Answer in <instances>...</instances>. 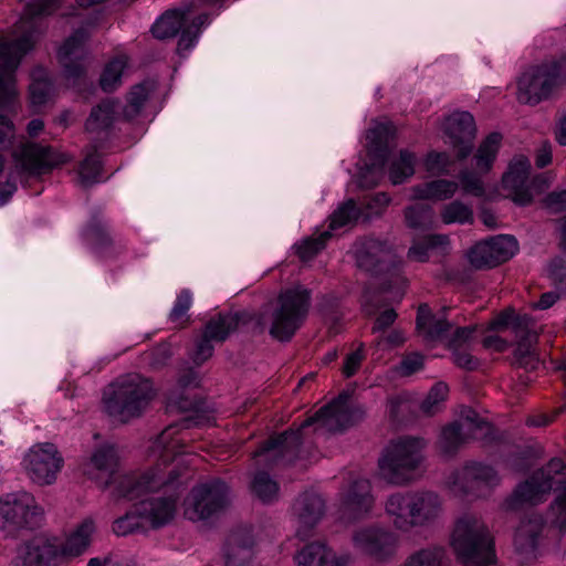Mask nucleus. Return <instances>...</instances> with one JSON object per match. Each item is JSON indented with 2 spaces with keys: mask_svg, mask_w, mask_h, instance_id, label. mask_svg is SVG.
I'll return each instance as SVG.
<instances>
[{
  "mask_svg": "<svg viewBox=\"0 0 566 566\" xmlns=\"http://www.w3.org/2000/svg\"><path fill=\"white\" fill-rule=\"evenodd\" d=\"M433 209L428 205L417 203L405 209V220L409 228L422 229L431 226Z\"/></svg>",
  "mask_w": 566,
  "mask_h": 566,
  "instance_id": "obj_46",
  "label": "nucleus"
},
{
  "mask_svg": "<svg viewBox=\"0 0 566 566\" xmlns=\"http://www.w3.org/2000/svg\"><path fill=\"white\" fill-rule=\"evenodd\" d=\"M440 217L444 224H471L474 220L471 207L459 200L444 205L440 211Z\"/></svg>",
  "mask_w": 566,
  "mask_h": 566,
  "instance_id": "obj_42",
  "label": "nucleus"
},
{
  "mask_svg": "<svg viewBox=\"0 0 566 566\" xmlns=\"http://www.w3.org/2000/svg\"><path fill=\"white\" fill-rule=\"evenodd\" d=\"M516 348L513 354L514 364L525 369H536L538 357L535 350L537 332L533 319H517L514 323Z\"/></svg>",
  "mask_w": 566,
  "mask_h": 566,
  "instance_id": "obj_25",
  "label": "nucleus"
},
{
  "mask_svg": "<svg viewBox=\"0 0 566 566\" xmlns=\"http://www.w3.org/2000/svg\"><path fill=\"white\" fill-rule=\"evenodd\" d=\"M517 249L518 244L514 237L501 234L473 245L468 252V259L474 269H488L506 262Z\"/></svg>",
  "mask_w": 566,
  "mask_h": 566,
  "instance_id": "obj_16",
  "label": "nucleus"
},
{
  "mask_svg": "<svg viewBox=\"0 0 566 566\" xmlns=\"http://www.w3.org/2000/svg\"><path fill=\"white\" fill-rule=\"evenodd\" d=\"M191 305V294L188 291H182L170 312V319L178 326L184 327L188 322L187 312Z\"/></svg>",
  "mask_w": 566,
  "mask_h": 566,
  "instance_id": "obj_54",
  "label": "nucleus"
},
{
  "mask_svg": "<svg viewBox=\"0 0 566 566\" xmlns=\"http://www.w3.org/2000/svg\"><path fill=\"white\" fill-rule=\"evenodd\" d=\"M23 465L33 482L46 485L55 481L63 459L54 444L36 443L25 454Z\"/></svg>",
  "mask_w": 566,
  "mask_h": 566,
  "instance_id": "obj_15",
  "label": "nucleus"
},
{
  "mask_svg": "<svg viewBox=\"0 0 566 566\" xmlns=\"http://www.w3.org/2000/svg\"><path fill=\"white\" fill-rule=\"evenodd\" d=\"M189 12L188 8L166 11L151 28L154 36L164 40L177 35Z\"/></svg>",
  "mask_w": 566,
  "mask_h": 566,
  "instance_id": "obj_34",
  "label": "nucleus"
},
{
  "mask_svg": "<svg viewBox=\"0 0 566 566\" xmlns=\"http://www.w3.org/2000/svg\"><path fill=\"white\" fill-rule=\"evenodd\" d=\"M253 536L249 528L241 527L230 533L226 544V565L241 566L250 558Z\"/></svg>",
  "mask_w": 566,
  "mask_h": 566,
  "instance_id": "obj_28",
  "label": "nucleus"
},
{
  "mask_svg": "<svg viewBox=\"0 0 566 566\" xmlns=\"http://www.w3.org/2000/svg\"><path fill=\"white\" fill-rule=\"evenodd\" d=\"M118 105L119 103L113 99H105L95 106L86 119V132L97 134L111 128L118 113Z\"/></svg>",
  "mask_w": 566,
  "mask_h": 566,
  "instance_id": "obj_33",
  "label": "nucleus"
},
{
  "mask_svg": "<svg viewBox=\"0 0 566 566\" xmlns=\"http://www.w3.org/2000/svg\"><path fill=\"white\" fill-rule=\"evenodd\" d=\"M87 239L97 248L111 243V238L105 223L99 219H93L86 229Z\"/></svg>",
  "mask_w": 566,
  "mask_h": 566,
  "instance_id": "obj_56",
  "label": "nucleus"
},
{
  "mask_svg": "<svg viewBox=\"0 0 566 566\" xmlns=\"http://www.w3.org/2000/svg\"><path fill=\"white\" fill-rule=\"evenodd\" d=\"M387 409L391 420L400 421L410 411V401L406 396L398 395L388 399Z\"/></svg>",
  "mask_w": 566,
  "mask_h": 566,
  "instance_id": "obj_59",
  "label": "nucleus"
},
{
  "mask_svg": "<svg viewBox=\"0 0 566 566\" xmlns=\"http://www.w3.org/2000/svg\"><path fill=\"white\" fill-rule=\"evenodd\" d=\"M229 503V486L220 480H212L191 490L185 501V515L191 521L207 520L223 511Z\"/></svg>",
  "mask_w": 566,
  "mask_h": 566,
  "instance_id": "obj_10",
  "label": "nucleus"
},
{
  "mask_svg": "<svg viewBox=\"0 0 566 566\" xmlns=\"http://www.w3.org/2000/svg\"><path fill=\"white\" fill-rule=\"evenodd\" d=\"M42 514L30 493L8 494L0 505V531L10 535L23 527L33 528Z\"/></svg>",
  "mask_w": 566,
  "mask_h": 566,
  "instance_id": "obj_11",
  "label": "nucleus"
},
{
  "mask_svg": "<svg viewBox=\"0 0 566 566\" xmlns=\"http://www.w3.org/2000/svg\"><path fill=\"white\" fill-rule=\"evenodd\" d=\"M311 291L302 285L282 290L259 315L258 324L279 342H289L306 319Z\"/></svg>",
  "mask_w": 566,
  "mask_h": 566,
  "instance_id": "obj_4",
  "label": "nucleus"
},
{
  "mask_svg": "<svg viewBox=\"0 0 566 566\" xmlns=\"http://www.w3.org/2000/svg\"><path fill=\"white\" fill-rule=\"evenodd\" d=\"M365 358L364 354V345L360 344L359 347L354 350L353 353L348 354L345 357L344 365H343V375L346 378H349L354 376L357 370L360 368V365Z\"/></svg>",
  "mask_w": 566,
  "mask_h": 566,
  "instance_id": "obj_61",
  "label": "nucleus"
},
{
  "mask_svg": "<svg viewBox=\"0 0 566 566\" xmlns=\"http://www.w3.org/2000/svg\"><path fill=\"white\" fill-rule=\"evenodd\" d=\"M146 526L145 520L142 518V515L138 513L136 503L130 512L114 521L113 532L118 536H126L143 531Z\"/></svg>",
  "mask_w": 566,
  "mask_h": 566,
  "instance_id": "obj_45",
  "label": "nucleus"
},
{
  "mask_svg": "<svg viewBox=\"0 0 566 566\" xmlns=\"http://www.w3.org/2000/svg\"><path fill=\"white\" fill-rule=\"evenodd\" d=\"M179 428V424H171L163 430L149 448V458L154 464L142 474L120 478L115 489L116 497L127 500L163 491L161 495H149L137 502L138 513L153 528L172 521L180 495L178 490L184 484L178 480L181 475L178 470L181 460L177 457L188 453L181 450L185 448L187 434Z\"/></svg>",
  "mask_w": 566,
  "mask_h": 566,
  "instance_id": "obj_1",
  "label": "nucleus"
},
{
  "mask_svg": "<svg viewBox=\"0 0 566 566\" xmlns=\"http://www.w3.org/2000/svg\"><path fill=\"white\" fill-rule=\"evenodd\" d=\"M531 163L527 157L518 155L513 158L509 170L502 178L503 187L510 192L513 201L520 206L530 205L533 200L528 187Z\"/></svg>",
  "mask_w": 566,
  "mask_h": 566,
  "instance_id": "obj_23",
  "label": "nucleus"
},
{
  "mask_svg": "<svg viewBox=\"0 0 566 566\" xmlns=\"http://www.w3.org/2000/svg\"><path fill=\"white\" fill-rule=\"evenodd\" d=\"M517 319H531L528 316L515 315L512 308H506L497 314L493 319L489 322L488 328L491 331H501L511 327L514 332V323Z\"/></svg>",
  "mask_w": 566,
  "mask_h": 566,
  "instance_id": "obj_58",
  "label": "nucleus"
},
{
  "mask_svg": "<svg viewBox=\"0 0 566 566\" xmlns=\"http://www.w3.org/2000/svg\"><path fill=\"white\" fill-rule=\"evenodd\" d=\"M239 326V315L237 313H223L209 319L203 328L208 337L216 343H223Z\"/></svg>",
  "mask_w": 566,
  "mask_h": 566,
  "instance_id": "obj_35",
  "label": "nucleus"
},
{
  "mask_svg": "<svg viewBox=\"0 0 566 566\" xmlns=\"http://www.w3.org/2000/svg\"><path fill=\"white\" fill-rule=\"evenodd\" d=\"M102 164L97 154L87 155L78 168V181L83 187H90L101 179Z\"/></svg>",
  "mask_w": 566,
  "mask_h": 566,
  "instance_id": "obj_47",
  "label": "nucleus"
},
{
  "mask_svg": "<svg viewBox=\"0 0 566 566\" xmlns=\"http://www.w3.org/2000/svg\"><path fill=\"white\" fill-rule=\"evenodd\" d=\"M95 532L94 521L84 520L66 538L65 543L60 546L62 559L74 558L83 554L91 544V537Z\"/></svg>",
  "mask_w": 566,
  "mask_h": 566,
  "instance_id": "obj_32",
  "label": "nucleus"
},
{
  "mask_svg": "<svg viewBox=\"0 0 566 566\" xmlns=\"http://www.w3.org/2000/svg\"><path fill=\"white\" fill-rule=\"evenodd\" d=\"M449 244V238L446 234H429L417 238L412 241L407 256L415 262H426L429 260V252L437 248H444Z\"/></svg>",
  "mask_w": 566,
  "mask_h": 566,
  "instance_id": "obj_37",
  "label": "nucleus"
},
{
  "mask_svg": "<svg viewBox=\"0 0 566 566\" xmlns=\"http://www.w3.org/2000/svg\"><path fill=\"white\" fill-rule=\"evenodd\" d=\"M544 476L545 471H536L528 480L518 484L503 503L504 510L515 511L525 505H536L543 502L553 489L551 478L544 480Z\"/></svg>",
  "mask_w": 566,
  "mask_h": 566,
  "instance_id": "obj_19",
  "label": "nucleus"
},
{
  "mask_svg": "<svg viewBox=\"0 0 566 566\" xmlns=\"http://www.w3.org/2000/svg\"><path fill=\"white\" fill-rule=\"evenodd\" d=\"M352 543L359 554L385 562L396 554L398 536L389 528L374 524L355 530Z\"/></svg>",
  "mask_w": 566,
  "mask_h": 566,
  "instance_id": "obj_12",
  "label": "nucleus"
},
{
  "mask_svg": "<svg viewBox=\"0 0 566 566\" xmlns=\"http://www.w3.org/2000/svg\"><path fill=\"white\" fill-rule=\"evenodd\" d=\"M423 165L429 174L440 176L449 172L452 160L447 153L431 151L427 155Z\"/></svg>",
  "mask_w": 566,
  "mask_h": 566,
  "instance_id": "obj_53",
  "label": "nucleus"
},
{
  "mask_svg": "<svg viewBox=\"0 0 566 566\" xmlns=\"http://www.w3.org/2000/svg\"><path fill=\"white\" fill-rule=\"evenodd\" d=\"M473 423L468 422L465 426H460L457 422L446 426L440 434L438 447L444 457L454 455L458 450L473 439Z\"/></svg>",
  "mask_w": 566,
  "mask_h": 566,
  "instance_id": "obj_31",
  "label": "nucleus"
},
{
  "mask_svg": "<svg viewBox=\"0 0 566 566\" xmlns=\"http://www.w3.org/2000/svg\"><path fill=\"white\" fill-rule=\"evenodd\" d=\"M566 83V56L528 66L517 81V99L536 105Z\"/></svg>",
  "mask_w": 566,
  "mask_h": 566,
  "instance_id": "obj_9",
  "label": "nucleus"
},
{
  "mask_svg": "<svg viewBox=\"0 0 566 566\" xmlns=\"http://www.w3.org/2000/svg\"><path fill=\"white\" fill-rule=\"evenodd\" d=\"M451 545L464 566L495 563L493 538L485 525L474 516H463L457 522Z\"/></svg>",
  "mask_w": 566,
  "mask_h": 566,
  "instance_id": "obj_8",
  "label": "nucleus"
},
{
  "mask_svg": "<svg viewBox=\"0 0 566 566\" xmlns=\"http://www.w3.org/2000/svg\"><path fill=\"white\" fill-rule=\"evenodd\" d=\"M384 509L394 528L408 533L415 527H428L437 523L442 515L443 503L432 491H406L390 494Z\"/></svg>",
  "mask_w": 566,
  "mask_h": 566,
  "instance_id": "obj_5",
  "label": "nucleus"
},
{
  "mask_svg": "<svg viewBox=\"0 0 566 566\" xmlns=\"http://www.w3.org/2000/svg\"><path fill=\"white\" fill-rule=\"evenodd\" d=\"M459 190V182L449 179H433L411 188V199L446 201L454 197Z\"/></svg>",
  "mask_w": 566,
  "mask_h": 566,
  "instance_id": "obj_29",
  "label": "nucleus"
},
{
  "mask_svg": "<svg viewBox=\"0 0 566 566\" xmlns=\"http://www.w3.org/2000/svg\"><path fill=\"white\" fill-rule=\"evenodd\" d=\"M424 439L405 436L390 440L378 458V474L386 483L405 486L413 482L423 462Z\"/></svg>",
  "mask_w": 566,
  "mask_h": 566,
  "instance_id": "obj_6",
  "label": "nucleus"
},
{
  "mask_svg": "<svg viewBox=\"0 0 566 566\" xmlns=\"http://www.w3.org/2000/svg\"><path fill=\"white\" fill-rule=\"evenodd\" d=\"M459 179L464 192L475 197H482L484 195L483 184L475 174L470 171H461Z\"/></svg>",
  "mask_w": 566,
  "mask_h": 566,
  "instance_id": "obj_60",
  "label": "nucleus"
},
{
  "mask_svg": "<svg viewBox=\"0 0 566 566\" xmlns=\"http://www.w3.org/2000/svg\"><path fill=\"white\" fill-rule=\"evenodd\" d=\"M343 505L345 511L354 517L370 512L374 505L370 482L367 479L355 480L344 496Z\"/></svg>",
  "mask_w": 566,
  "mask_h": 566,
  "instance_id": "obj_27",
  "label": "nucleus"
},
{
  "mask_svg": "<svg viewBox=\"0 0 566 566\" xmlns=\"http://www.w3.org/2000/svg\"><path fill=\"white\" fill-rule=\"evenodd\" d=\"M150 86L149 83H142L132 87L128 94V105L125 111L126 116L134 117L139 113L149 97Z\"/></svg>",
  "mask_w": 566,
  "mask_h": 566,
  "instance_id": "obj_52",
  "label": "nucleus"
},
{
  "mask_svg": "<svg viewBox=\"0 0 566 566\" xmlns=\"http://www.w3.org/2000/svg\"><path fill=\"white\" fill-rule=\"evenodd\" d=\"M545 207L553 213L566 210V189L548 193L544 199Z\"/></svg>",
  "mask_w": 566,
  "mask_h": 566,
  "instance_id": "obj_64",
  "label": "nucleus"
},
{
  "mask_svg": "<svg viewBox=\"0 0 566 566\" xmlns=\"http://www.w3.org/2000/svg\"><path fill=\"white\" fill-rule=\"evenodd\" d=\"M357 266L371 274H380L401 264L392 247L387 241L374 238L358 240L354 245Z\"/></svg>",
  "mask_w": 566,
  "mask_h": 566,
  "instance_id": "obj_13",
  "label": "nucleus"
},
{
  "mask_svg": "<svg viewBox=\"0 0 566 566\" xmlns=\"http://www.w3.org/2000/svg\"><path fill=\"white\" fill-rule=\"evenodd\" d=\"M502 142L500 133H491L480 144L474 155V167L478 174H486L491 170Z\"/></svg>",
  "mask_w": 566,
  "mask_h": 566,
  "instance_id": "obj_36",
  "label": "nucleus"
},
{
  "mask_svg": "<svg viewBox=\"0 0 566 566\" xmlns=\"http://www.w3.org/2000/svg\"><path fill=\"white\" fill-rule=\"evenodd\" d=\"M394 134L395 127L391 123H377L374 127L368 129L366 135L369 149L374 153L385 151Z\"/></svg>",
  "mask_w": 566,
  "mask_h": 566,
  "instance_id": "obj_44",
  "label": "nucleus"
},
{
  "mask_svg": "<svg viewBox=\"0 0 566 566\" xmlns=\"http://www.w3.org/2000/svg\"><path fill=\"white\" fill-rule=\"evenodd\" d=\"M328 549L318 543H312L298 551L294 557L297 566H323Z\"/></svg>",
  "mask_w": 566,
  "mask_h": 566,
  "instance_id": "obj_48",
  "label": "nucleus"
},
{
  "mask_svg": "<svg viewBox=\"0 0 566 566\" xmlns=\"http://www.w3.org/2000/svg\"><path fill=\"white\" fill-rule=\"evenodd\" d=\"M417 331L427 342H434L442 339L451 329V324L442 318L432 314L427 304H421L418 307Z\"/></svg>",
  "mask_w": 566,
  "mask_h": 566,
  "instance_id": "obj_30",
  "label": "nucleus"
},
{
  "mask_svg": "<svg viewBox=\"0 0 566 566\" xmlns=\"http://www.w3.org/2000/svg\"><path fill=\"white\" fill-rule=\"evenodd\" d=\"M32 83L30 84V101L33 106H42L49 99L52 85L48 78L46 72L42 67H35L32 73Z\"/></svg>",
  "mask_w": 566,
  "mask_h": 566,
  "instance_id": "obj_40",
  "label": "nucleus"
},
{
  "mask_svg": "<svg viewBox=\"0 0 566 566\" xmlns=\"http://www.w3.org/2000/svg\"><path fill=\"white\" fill-rule=\"evenodd\" d=\"M332 234L329 231H323L318 235L305 238L294 245L296 255L302 261H308L313 259L319 251H322L326 242L331 239Z\"/></svg>",
  "mask_w": 566,
  "mask_h": 566,
  "instance_id": "obj_43",
  "label": "nucleus"
},
{
  "mask_svg": "<svg viewBox=\"0 0 566 566\" xmlns=\"http://www.w3.org/2000/svg\"><path fill=\"white\" fill-rule=\"evenodd\" d=\"M449 392L447 384L440 381L432 386L427 397L420 405V409L426 416H433L440 411L443 401Z\"/></svg>",
  "mask_w": 566,
  "mask_h": 566,
  "instance_id": "obj_49",
  "label": "nucleus"
},
{
  "mask_svg": "<svg viewBox=\"0 0 566 566\" xmlns=\"http://www.w3.org/2000/svg\"><path fill=\"white\" fill-rule=\"evenodd\" d=\"M154 398L148 379L138 374H129L117 379L104 395L108 415L126 422L139 417Z\"/></svg>",
  "mask_w": 566,
  "mask_h": 566,
  "instance_id": "obj_7",
  "label": "nucleus"
},
{
  "mask_svg": "<svg viewBox=\"0 0 566 566\" xmlns=\"http://www.w3.org/2000/svg\"><path fill=\"white\" fill-rule=\"evenodd\" d=\"M87 36L86 31L80 29L75 31L59 50L57 57L67 80L75 81L84 74V43Z\"/></svg>",
  "mask_w": 566,
  "mask_h": 566,
  "instance_id": "obj_26",
  "label": "nucleus"
},
{
  "mask_svg": "<svg viewBox=\"0 0 566 566\" xmlns=\"http://www.w3.org/2000/svg\"><path fill=\"white\" fill-rule=\"evenodd\" d=\"M416 157L408 150H400L397 158H394L389 166V178L394 185L405 182L415 174Z\"/></svg>",
  "mask_w": 566,
  "mask_h": 566,
  "instance_id": "obj_39",
  "label": "nucleus"
},
{
  "mask_svg": "<svg viewBox=\"0 0 566 566\" xmlns=\"http://www.w3.org/2000/svg\"><path fill=\"white\" fill-rule=\"evenodd\" d=\"M348 398L347 394H340L314 416L307 418L296 431L290 430L270 438L254 452V458H263V462L270 463L294 454L302 443L301 430L313 424H318V428L328 432H339L350 427L356 419L363 417L364 411L349 406Z\"/></svg>",
  "mask_w": 566,
  "mask_h": 566,
  "instance_id": "obj_3",
  "label": "nucleus"
},
{
  "mask_svg": "<svg viewBox=\"0 0 566 566\" xmlns=\"http://www.w3.org/2000/svg\"><path fill=\"white\" fill-rule=\"evenodd\" d=\"M118 468V455L112 446L95 450L84 465V473L101 488H107L113 481L118 485L120 476L115 478ZM124 475H122L123 478ZM115 489L113 493L115 494Z\"/></svg>",
  "mask_w": 566,
  "mask_h": 566,
  "instance_id": "obj_20",
  "label": "nucleus"
},
{
  "mask_svg": "<svg viewBox=\"0 0 566 566\" xmlns=\"http://www.w3.org/2000/svg\"><path fill=\"white\" fill-rule=\"evenodd\" d=\"M127 65L128 57L124 54L115 56L105 65L99 77V85L104 92H113L122 84Z\"/></svg>",
  "mask_w": 566,
  "mask_h": 566,
  "instance_id": "obj_38",
  "label": "nucleus"
},
{
  "mask_svg": "<svg viewBox=\"0 0 566 566\" xmlns=\"http://www.w3.org/2000/svg\"><path fill=\"white\" fill-rule=\"evenodd\" d=\"M251 491L260 501L269 503L277 499L279 484L266 472L261 471L255 473Z\"/></svg>",
  "mask_w": 566,
  "mask_h": 566,
  "instance_id": "obj_41",
  "label": "nucleus"
},
{
  "mask_svg": "<svg viewBox=\"0 0 566 566\" xmlns=\"http://www.w3.org/2000/svg\"><path fill=\"white\" fill-rule=\"evenodd\" d=\"M554 515L553 523L560 530L566 531V490L551 505Z\"/></svg>",
  "mask_w": 566,
  "mask_h": 566,
  "instance_id": "obj_63",
  "label": "nucleus"
},
{
  "mask_svg": "<svg viewBox=\"0 0 566 566\" xmlns=\"http://www.w3.org/2000/svg\"><path fill=\"white\" fill-rule=\"evenodd\" d=\"M63 562L60 545L35 538L18 549L15 566H57Z\"/></svg>",
  "mask_w": 566,
  "mask_h": 566,
  "instance_id": "obj_24",
  "label": "nucleus"
},
{
  "mask_svg": "<svg viewBox=\"0 0 566 566\" xmlns=\"http://www.w3.org/2000/svg\"><path fill=\"white\" fill-rule=\"evenodd\" d=\"M499 482L496 472L490 465L478 462L465 464L449 478V485L457 495L479 496L482 486H492Z\"/></svg>",
  "mask_w": 566,
  "mask_h": 566,
  "instance_id": "obj_17",
  "label": "nucleus"
},
{
  "mask_svg": "<svg viewBox=\"0 0 566 566\" xmlns=\"http://www.w3.org/2000/svg\"><path fill=\"white\" fill-rule=\"evenodd\" d=\"M359 217V211L353 200H348L342 205L331 216L329 228L336 230L354 223Z\"/></svg>",
  "mask_w": 566,
  "mask_h": 566,
  "instance_id": "obj_50",
  "label": "nucleus"
},
{
  "mask_svg": "<svg viewBox=\"0 0 566 566\" xmlns=\"http://www.w3.org/2000/svg\"><path fill=\"white\" fill-rule=\"evenodd\" d=\"M325 501L314 492L301 494L292 506V515L296 525V535L306 539L313 535V531L325 515Z\"/></svg>",
  "mask_w": 566,
  "mask_h": 566,
  "instance_id": "obj_18",
  "label": "nucleus"
},
{
  "mask_svg": "<svg viewBox=\"0 0 566 566\" xmlns=\"http://www.w3.org/2000/svg\"><path fill=\"white\" fill-rule=\"evenodd\" d=\"M207 22L208 17L206 14L196 18L192 24L182 31L178 42L179 50L190 49L193 45V42L200 32V28L205 25Z\"/></svg>",
  "mask_w": 566,
  "mask_h": 566,
  "instance_id": "obj_55",
  "label": "nucleus"
},
{
  "mask_svg": "<svg viewBox=\"0 0 566 566\" xmlns=\"http://www.w3.org/2000/svg\"><path fill=\"white\" fill-rule=\"evenodd\" d=\"M214 339L210 338L202 332L201 337L197 340L195 350L192 353V360L196 365H201L212 357Z\"/></svg>",
  "mask_w": 566,
  "mask_h": 566,
  "instance_id": "obj_57",
  "label": "nucleus"
},
{
  "mask_svg": "<svg viewBox=\"0 0 566 566\" xmlns=\"http://www.w3.org/2000/svg\"><path fill=\"white\" fill-rule=\"evenodd\" d=\"M15 169L29 175H41L70 160L69 156L51 146L23 143L12 154Z\"/></svg>",
  "mask_w": 566,
  "mask_h": 566,
  "instance_id": "obj_14",
  "label": "nucleus"
},
{
  "mask_svg": "<svg viewBox=\"0 0 566 566\" xmlns=\"http://www.w3.org/2000/svg\"><path fill=\"white\" fill-rule=\"evenodd\" d=\"M443 552L439 547H426L408 557L403 566H440Z\"/></svg>",
  "mask_w": 566,
  "mask_h": 566,
  "instance_id": "obj_51",
  "label": "nucleus"
},
{
  "mask_svg": "<svg viewBox=\"0 0 566 566\" xmlns=\"http://www.w3.org/2000/svg\"><path fill=\"white\" fill-rule=\"evenodd\" d=\"M444 132L450 138L458 158L464 159L472 150L476 127L473 116L468 112H455L444 122Z\"/></svg>",
  "mask_w": 566,
  "mask_h": 566,
  "instance_id": "obj_21",
  "label": "nucleus"
},
{
  "mask_svg": "<svg viewBox=\"0 0 566 566\" xmlns=\"http://www.w3.org/2000/svg\"><path fill=\"white\" fill-rule=\"evenodd\" d=\"M423 367V356L419 353L406 355L398 367V371L402 376H410Z\"/></svg>",
  "mask_w": 566,
  "mask_h": 566,
  "instance_id": "obj_62",
  "label": "nucleus"
},
{
  "mask_svg": "<svg viewBox=\"0 0 566 566\" xmlns=\"http://www.w3.org/2000/svg\"><path fill=\"white\" fill-rule=\"evenodd\" d=\"M544 526L539 515L521 522L514 536V558L518 565L532 563L537 557L538 538Z\"/></svg>",
  "mask_w": 566,
  "mask_h": 566,
  "instance_id": "obj_22",
  "label": "nucleus"
},
{
  "mask_svg": "<svg viewBox=\"0 0 566 566\" xmlns=\"http://www.w3.org/2000/svg\"><path fill=\"white\" fill-rule=\"evenodd\" d=\"M60 6V0H34L28 3L17 29L23 35L14 41L0 42V106L6 107L17 99L15 71L23 55L32 50L36 40L35 19L51 14Z\"/></svg>",
  "mask_w": 566,
  "mask_h": 566,
  "instance_id": "obj_2",
  "label": "nucleus"
}]
</instances>
